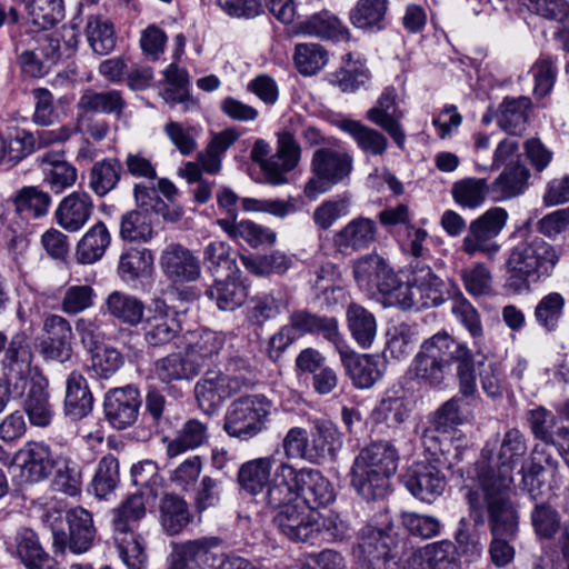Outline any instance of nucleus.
<instances>
[{"instance_id":"9d476101","label":"nucleus","mask_w":569,"mask_h":569,"mask_svg":"<svg viewBox=\"0 0 569 569\" xmlns=\"http://www.w3.org/2000/svg\"><path fill=\"white\" fill-rule=\"evenodd\" d=\"M64 520L68 532L62 526V520L52 523L53 548L60 552H63L66 547L74 553L86 552L92 546L96 536L91 513L78 507L69 510Z\"/></svg>"},{"instance_id":"052dcab7","label":"nucleus","mask_w":569,"mask_h":569,"mask_svg":"<svg viewBox=\"0 0 569 569\" xmlns=\"http://www.w3.org/2000/svg\"><path fill=\"white\" fill-rule=\"evenodd\" d=\"M451 288L452 292L448 291V293L451 295L453 299L451 308L452 313L473 338L481 337L483 331L477 309L463 296L455 282L451 283Z\"/></svg>"},{"instance_id":"4be33fe9","label":"nucleus","mask_w":569,"mask_h":569,"mask_svg":"<svg viewBox=\"0 0 569 569\" xmlns=\"http://www.w3.org/2000/svg\"><path fill=\"white\" fill-rule=\"evenodd\" d=\"M302 127V117L295 114L288 126L277 133V151L274 153L276 169L280 177L273 180V184H282L287 181L286 173L293 170L301 158V147L295 138Z\"/></svg>"},{"instance_id":"338daca9","label":"nucleus","mask_w":569,"mask_h":569,"mask_svg":"<svg viewBox=\"0 0 569 569\" xmlns=\"http://www.w3.org/2000/svg\"><path fill=\"white\" fill-rule=\"evenodd\" d=\"M531 525L540 539H552L561 527L560 515L549 502L537 501L531 511Z\"/></svg>"},{"instance_id":"4c0bfd02","label":"nucleus","mask_w":569,"mask_h":569,"mask_svg":"<svg viewBox=\"0 0 569 569\" xmlns=\"http://www.w3.org/2000/svg\"><path fill=\"white\" fill-rule=\"evenodd\" d=\"M221 543L218 537H201L194 540L176 545L172 553L179 561L187 565H196L201 569V565L213 566L216 560L214 549Z\"/></svg>"},{"instance_id":"a211bd4d","label":"nucleus","mask_w":569,"mask_h":569,"mask_svg":"<svg viewBox=\"0 0 569 569\" xmlns=\"http://www.w3.org/2000/svg\"><path fill=\"white\" fill-rule=\"evenodd\" d=\"M43 339L41 351L47 359L61 363L72 357L73 332L70 322L59 316L50 315L43 321Z\"/></svg>"},{"instance_id":"aec40b11","label":"nucleus","mask_w":569,"mask_h":569,"mask_svg":"<svg viewBox=\"0 0 569 569\" xmlns=\"http://www.w3.org/2000/svg\"><path fill=\"white\" fill-rule=\"evenodd\" d=\"M290 306V297L280 289L252 296L246 308V320L254 328H262L284 313Z\"/></svg>"},{"instance_id":"cd10ccee","label":"nucleus","mask_w":569,"mask_h":569,"mask_svg":"<svg viewBox=\"0 0 569 569\" xmlns=\"http://www.w3.org/2000/svg\"><path fill=\"white\" fill-rule=\"evenodd\" d=\"M342 446L341 433L329 420H316L311 431V445L308 461L320 465L335 460Z\"/></svg>"},{"instance_id":"37998d69","label":"nucleus","mask_w":569,"mask_h":569,"mask_svg":"<svg viewBox=\"0 0 569 569\" xmlns=\"http://www.w3.org/2000/svg\"><path fill=\"white\" fill-rule=\"evenodd\" d=\"M389 9V0H358L350 10V22L358 29L382 30Z\"/></svg>"},{"instance_id":"4468645a","label":"nucleus","mask_w":569,"mask_h":569,"mask_svg":"<svg viewBox=\"0 0 569 569\" xmlns=\"http://www.w3.org/2000/svg\"><path fill=\"white\" fill-rule=\"evenodd\" d=\"M241 381L220 371L208 370L194 386L198 407L207 415L214 412L226 399L238 392Z\"/></svg>"},{"instance_id":"864d4df0","label":"nucleus","mask_w":569,"mask_h":569,"mask_svg":"<svg viewBox=\"0 0 569 569\" xmlns=\"http://www.w3.org/2000/svg\"><path fill=\"white\" fill-rule=\"evenodd\" d=\"M16 212L24 219L40 218L47 214L51 198L37 187H23L13 198Z\"/></svg>"},{"instance_id":"1a4fd4ad","label":"nucleus","mask_w":569,"mask_h":569,"mask_svg":"<svg viewBox=\"0 0 569 569\" xmlns=\"http://www.w3.org/2000/svg\"><path fill=\"white\" fill-rule=\"evenodd\" d=\"M508 213L503 208H490L469 223L461 250L468 256L482 253L492 260L500 250L496 238L505 228Z\"/></svg>"},{"instance_id":"7ed1b4c3","label":"nucleus","mask_w":569,"mask_h":569,"mask_svg":"<svg viewBox=\"0 0 569 569\" xmlns=\"http://www.w3.org/2000/svg\"><path fill=\"white\" fill-rule=\"evenodd\" d=\"M483 497L479 491L468 489L466 500L470 518L476 526H483L488 512V523L492 537H515L518 531L519 516L510 499L512 479L508 475L492 479L489 471L477 473Z\"/></svg>"},{"instance_id":"c9c22d12","label":"nucleus","mask_w":569,"mask_h":569,"mask_svg":"<svg viewBox=\"0 0 569 569\" xmlns=\"http://www.w3.org/2000/svg\"><path fill=\"white\" fill-rule=\"evenodd\" d=\"M106 311L120 322L137 327L143 320L144 303L122 291H112L104 301Z\"/></svg>"},{"instance_id":"13d9d810","label":"nucleus","mask_w":569,"mask_h":569,"mask_svg":"<svg viewBox=\"0 0 569 569\" xmlns=\"http://www.w3.org/2000/svg\"><path fill=\"white\" fill-rule=\"evenodd\" d=\"M119 483V461L112 455L104 456L98 463L89 491L103 499L113 492Z\"/></svg>"},{"instance_id":"8fccbe9b","label":"nucleus","mask_w":569,"mask_h":569,"mask_svg":"<svg viewBox=\"0 0 569 569\" xmlns=\"http://www.w3.org/2000/svg\"><path fill=\"white\" fill-rule=\"evenodd\" d=\"M121 173L122 166L118 159L98 161L90 170L89 187L98 197H104L118 186Z\"/></svg>"},{"instance_id":"7c9ffc66","label":"nucleus","mask_w":569,"mask_h":569,"mask_svg":"<svg viewBox=\"0 0 569 569\" xmlns=\"http://www.w3.org/2000/svg\"><path fill=\"white\" fill-rule=\"evenodd\" d=\"M460 399L453 397L446 401L436 412L433 419V429H427L422 435V441L426 450L431 456H437L438 451L445 456V449L442 441L439 439L437 432L446 433L449 428L457 426L461 422V416L459 410Z\"/></svg>"},{"instance_id":"680f3d73","label":"nucleus","mask_w":569,"mask_h":569,"mask_svg":"<svg viewBox=\"0 0 569 569\" xmlns=\"http://www.w3.org/2000/svg\"><path fill=\"white\" fill-rule=\"evenodd\" d=\"M22 6L32 22L41 28L53 26L61 17V0H12Z\"/></svg>"},{"instance_id":"c756f323","label":"nucleus","mask_w":569,"mask_h":569,"mask_svg":"<svg viewBox=\"0 0 569 569\" xmlns=\"http://www.w3.org/2000/svg\"><path fill=\"white\" fill-rule=\"evenodd\" d=\"M530 172L520 162L508 166L489 184V196L492 201L501 202L522 194L528 186Z\"/></svg>"},{"instance_id":"bf43d9fd","label":"nucleus","mask_w":569,"mask_h":569,"mask_svg":"<svg viewBox=\"0 0 569 569\" xmlns=\"http://www.w3.org/2000/svg\"><path fill=\"white\" fill-rule=\"evenodd\" d=\"M222 343L223 340L217 332L203 329L196 336V339L187 346L184 352L196 363H199V372H201L207 360L218 355L222 348Z\"/></svg>"},{"instance_id":"c85d7f7f","label":"nucleus","mask_w":569,"mask_h":569,"mask_svg":"<svg viewBox=\"0 0 569 569\" xmlns=\"http://www.w3.org/2000/svg\"><path fill=\"white\" fill-rule=\"evenodd\" d=\"M156 491H138L130 495L113 510L114 532L136 530L138 522L146 516L147 507L156 501Z\"/></svg>"},{"instance_id":"0eeeda50","label":"nucleus","mask_w":569,"mask_h":569,"mask_svg":"<svg viewBox=\"0 0 569 569\" xmlns=\"http://www.w3.org/2000/svg\"><path fill=\"white\" fill-rule=\"evenodd\" d=\"M271 402L261 395L239 398L229 407L223 429L232 438L248 441L264 429Z\"/></svg>"},{"instance_id":"0e129e2a","label":"nucleus","mask_w":569,"mask_h":569,"mask_svg":"<svg viewBox=\"0 0 569 569\" xmlns=\"http://www.w3.org/2000/svg\"><path fill=\"white\" fill-rule=\"evenodd\" d=\"M566 301L559 292L543 296L535 308V319L547 331H555L563 315Z\"/></svg>"},{"instance_id":"412c9836","label":"nucleus","mask_w":569,"mask_h":569,"mask_svg":"<svg viewBox=\"0 0 569 569\" xmlns=\"http://www.w3.org/2000/svg\"><path fill=\"white\" fill-rule=\"evenodd\" d=\"M396 98V90L387 88L376 106L367 111L366 118L386 131L399 148H403L406 134L400 124L403 113L398 109Z\"/></svg>"},{"instance_id":"a18cd8bd","label":"nucleus","mask_w":569,"mask_h":569,"mask_svg":"<svg viewBox=\"0 0 569 569\" xmlns=\"http://www.w3.org/2000/svg\"><path fill=\"white\" fill-rule=\"evenodd\" d=\"M335 493L330 482L320 471L307 468L305 480L299 493L300 502L311 510L333 501Z\"/></svg>"},{"instance_id":"39448f33","label":"nucleus","mask_w":569,"mask_h":569,"mask_svg":"<svg viewBox=\"0 0 569 569\" xmlns=\"http://www.w3.org/2000/svg\"><path fill=\"white\" fill-rule=\"evenodd\" d=\"M561 257V250L543 239L536 238L512 248L506 262L508 278L506 287L513 293L529 289V279L535 281L549 277Z\"/></svg>"},{"instance_id":"dca6fc26","label":"nucleus","mask_w":569,"mask_h":569,"mask_svg":"<svg viewBox=\"0 0 569 569\" xmlns=\"http://www.w3.org/2000/svg\"><path fill=\"white\" fill-rule=\"evenodd\" d=\"M140 406L141 397L136 387L114 388L106 393L104 416L113 428L122 430L137 421Z\"/></svg>"},{"instance_id":"774afa93","label":"nucleus","mask_w":569,"mask_h":569,"mask_svg":"<svg viewBox=\"0 0 569 569\" xmlns=\"http://www.w3.org/2000/svg\"><path fill=\"white\" fill-rule=\"evenodd\" d=\"M293 59L300 73L312 76L326 66L328 53L318 43H300L296 46Z\"/></svg>"},{"instance_id":"bb28decb","label":"nucleus","mask_w":569,"mask_h":569,"mask_svg":"<svg viewBox=\"0 0 569 569\" xmlns=\"http://www.w3.org/2000/svg\"><path fill=\"white\" fill-rule=\"evenodd\" d=\"M93 202L87 192L74 191L64 197L56 210L58 224L69 232L80 230L90 219Z\"/></svg>"},{"instance_id":"9b49d317","label":"nucleus","mask_w":569,"mask_h":569,"mask_svg":"<svg viewBox=\"0 0 569 569\" xmlns=\"http://www.w3.org/2000/svg\"><path fill=\"white\" fill-rule=\"evenodd\" d=\"M433 457V462H413L403 475V483L411 495L429 503L442 495L447 485L440 468L448 459L440 451Z\"/></svg>"},{"instance_id":"e433bc0d","label":"nucleus","mask_w":569,"mask_h":569,"mask_svg":"<svg viewBox=\"0 0 569 569\" xmlns=\"http://www.w3.org/2000/svg\"><path fill=\"white\" fill-rule=\"evenodd\" d=\"M338 126L355 140L358 148L365 153L382 156L386 152L388 139L380 131L352 119H342Z\"/></svg>"},{"instance_id":"79ce46f5","label":"nucleus","mask_w":569,"mask_h":569,"mask_svg":"<svg viewBox=\"0 0 569 569\" xmlns=\"http://www.w3.org/2000/svg\"><path fill=\"white\" fill-rule=\"evenodd\" d=\"M273 459L263 457L243 463L238 472V482L248 493L260 498L270 480Z\"/></svg>"},{"instance_id":"b1692460","label":"nucleus","mask_w":569,"mask_h":569,"mask_svg":"<svg viewBox=\"0 0 569 569\" xmlns=\"http://www.w3.org/2000/svg\"><path fill=\"white\" fill-rule=\"evenodd\" d=\"M16 460L21 467L22 477L29 482H39L47 479L54 466L50 447L43 442H27L16 453Z\"/></svg>"},{"instance_id":"69168bd1","label":"nucleus","mask_w":569,"mask_h":569,"mask_svg":"<svg viewBox=\"0 0 569 569\" xmlns=\"http://www.w3.org/2000/svg\"><path fill=\"white\" fill-rule=\"evenodd\" d=\"M451 193L458 204L473 209L489 194V184L486 179L466 178L453 183Z\"/></svg>"},{"instance_id":"09e8293b","label":"nucleus","mask_w":569,"mask_h":569,"mask_svg":"<svg viewBox=\"0 0 569 569\" xmlns=\"http://www.w3.org/2000/svg\"><path fill=\"white\" fill-rule=\"evenodd\" d=\"M110 244V233L103 222L96 223L77 246V259L81 263H93L102 258Z\"/></svg>"},{"instance_id":"603ef678","label":"nucleus","mask_w":569,"mask_h":569,"mask_svg":"<svg viewBox=\"0 0 569 569\" xmlns=\"http://www.w3.org/2000/svg\"><path fill=\"white\" fill-rule=\"evenodd\" d=\"M53 486L57 490L76 496L81 491L82 470L78 462L68 456L60 455L54 458Z\"/></svg>"},{"instance_id":"5701e85b","label":"nucleus","mask_w":569,"mask_h":569,"mask_svg":"<svg viewBox=\"0 0 569 569\" xmlns=\"http://www.w3.org/2000/svg\"><path fill=\"white\" fill-rule=\"evenodd\" d=\"M288 325L296 336L321 335L335 348L343 337L339 331L338 320L333 317H322L308 309H296L289 316Z\"/></svg>"},{"instance_id":"72a5a7b5","label":"nucleus","mask_w":569,"mask_h":569,"mask_svg":"<svg viewBox=\"0 0 569 569\" xmlns=\"http://www.w3.org/2000/svg\"><path fill=\"white\" fill-rule=\"evenodd\" d=\"M217 223L230 238L241 239L252 248L264 244L271 246L276 242L277 236L274 231L250 220L236 222L229 219H219Z\"/></svg>"},{"instance_id":"5fc2aeb1","label":"nucleus","mask_w":569,"mask_h":569,"mask_svg":"<svg viewBox=\"0 0 569 569\" xmlns=\"http://www.w3.org/2000/svg\"><path fill=\"white\" fill-rule=\"evenodd\" d=\"M119 556L128 569H144L147 553L143 538L136 530L114 532Z\"/></svg>"},{"instance_id":"f704fd0d","label":"nucleus","mask_w":569,"mask_h":569,"mask_svg":"<svg viewBox=\"0 0 569 569\" xmlns=\"http://www.w3.org/2000/svg\"><path fill=\"white\" fill-rule=\"evenodd\" d=\"M93 407V397L87 380L78 372H72L67 379L64 412L73 420L86 417Z\"/></svg>"},{"instance_id":"a19ab883","label":"nucleus","mask_w":569,"mask_h":569,"mask_svg":"<svg viewBox=\"0 0 569 569\" xmlns=\"http://www.w3.org/2000/svg\"><path fill=\"white\" fill-rule=\"evenodd\" d=\"M531 101L527 97L505 98L498 111V126L512 136H521L526 130L527 111Z\"/></svg>"},{"instance_id":"f257e3e1","label":"nucleus","mask_w":569,"mask_h":569,"mask_svg":"<svg viewBox=\"0 0 569 569\" xmlns=\"http://www.w3.org/2000/svg\"><path fill=\"white\" fill-rule=\"evenodd\" d=\"M452 365H456L459 393L473 399L478 393L473 352L446 331L437 332L421 343L410 372L420 385L438 388L445 383Z\"/></svg>"},{"instance_id":"20e7f679","label":"nucleus","mask_w":569,"mask_h":569,"mask_svg":"<svg viewBox=\"0 0 569 569\" xmlns=\"http://www.w3.org/2000/svg\"><path fill=\"white\" fill-rule=\"evenodd\" d=\"M399 453L388 441L372 442L361 449L351 471L352 488L368 501L385 498L389 492V479L397 471Z\"/></svg>"},{"instance_id":"4d7b16f0","label":"nucleus","mask_w":569,"mask_h":569,"mask_svg":"<svg viewBox=\"0 0 569 569\" xmlns=\"http://www.w3.org/2000/svg\"><path fill=\"white\" fill-rule=\"evenodd\" d=\"M86 34L91 49L100 56L108 54L116 47L113 27L101 16L88 18Z\"/></svg>"},{"instance_id":"2eb2a0df","label":"nucleus","mask_w":569,"mask_h":569,"mask_svg":"<svg viewBox=\"0 0 569 569\" xmlns=\"http://www.w3.org/2000/svg\"><path fill=\"white\" fill-rule=\"evenodd\" d=\"M160 268L174 284L197 281L201 276L200 260L191 250L179 244H168L160 256Z\"/></svg>"},{"instance_id":"f8f14e48","label":"nucleus","mask_w":569,"mask_h":569,"mask_svg":"<svg viewBox=\"0 0 569 569\" xmlns=\"http://www.w3.org/2000/svg\"><path fill=\"white\" fill-rule=\"evenodd\" d=\"M141 323L143 340L152 348L170 345L182 331L179 312L163 301L157 302Z\"/></svg>"},{"instance_id":"393cba45","label":"nucleus","mask_w":569,"mask_h":569,"mask_svg":"<svg viewBox=\"0 0 569 569\" xmlns=\"http://www.w3.org/2000/svg\"><path fill=\"white\" fill-rule=\"evenodd\" d=\"M527 453V442L522 432L518 429H509L502 438L498 453L499 468L496 470L489 463H481L478 473L489 471L492 479H500L508 475L512 479V470Z\"/></svg>"},{"instance_id":"de8ad7c7","label":"nucleus","mask_w":569,"mask_h":569,"mask_svg":"<svg viewBox=\"0 0 569 569\" xmlns=\"http://www.w3.org/2000/svg\"><path fill=\"white\" fill-rule=\"evenodd\" d=\"M301 33L322 39H348L349 31L342 26L340 20L329 11L316 13L298 27Z\"/></svg>"},{"instance_id":"6ab92c4d","label":"nucleus","mask_w":569,"mask_h":569,"mask_svg":"<svg viewBox=\"0 0 569 569\" xmlns=\"http://www.w3.org/2000/svg\"><path fill=\"white\" fill-rule=\"evenodd\" d=\"M70 129L61 127L54 130H18L16 136L7 141V160L17 163L32 153L36 149L49 147L57 142H63L70 137Z\"/></svg>"},{"instance_id":"c03bdc74","label":"nucleus","mask_w":569,"mask_h":569,"mask_svg":"<svg viewBox=\"0 0 569 569\" xmlns=\"http://www.w3.org/2000/svg\"><path fill=\"white\" fill-rule=\"evenodd\" d=\"M348 329L352 338L362 348H369L377 336L375 316L358 303H350L346 312Z\"/></svg>"},{"instance_id":"2f4dec72","label":"nucleus","mask_w":569,"mask_h":569,"mask_svg":"<svg viewBox=\"0 0 569 569\" xmlns=\"http://www.w3.org/2000/svg\"><path fill=\"white\" fill-rule=\"evenodd\" d=\"M13 555L27 569H52L53 560L42 548L38 535L28 528L14 537Z\"/></svg>"},{"instance_id":"58836bf2","label":"nucleus","mask_w":569,"mask_h":569,"mask_svg":"<svg viewBox=\"0 0 569 569\" xmlns=\"http://www.w3.org/2000/svg\"><path fill=\"white\" fill-rule=\"evenodd\" d=\"M127 102L118 90L97 92L92 89L86 90L79 99L78 108L83 113H107L120 118Z\"/></svg>"},{"instance_id":"6e6552de","label":"nucleus","mask_w":569,"mask_h":569,"mask_svg":"<svg viewBox=\"0 0 569 569\" xmlns=\"http://www.w3.org/2000/svg\"><path fill=\"white\" fill-rule=\"evenodd\" d=\"M352 158L330 148L315 151L311 160L312 177L305 186L306 197L312 199L342 182L352 171Z\"/></svg>"},{"instance_id":"3c124183","label":"nucleus","mask_w":569,"mask_h":569,"mask_svg":"<svg viewBox=\"0 0 569 569\" xmlns=\"http://www.w3.org/2000/svg\"><path fill=\"white\" fill-rule=\"evenodd\" d=\"M207 441V425L197 419H190L184 422L178 436L168 443L167 455L173 458L187 450L199 448Z\"/></svg>"},{"instance_id":"423d86ee","label":"nucleus","mask_w":569,"mask_h":569,"mask_svg":"<svg viewBox=\"0 0 569 569\" xmlns=\"http://www.w3.org/2000/svg\"><path fill=\"white\" fill-rule=\"evenodd\" d=\"M400 542L391 521L381 526H363L358 532V549L365 569H399L402 559Z\"/></svg>"},{"instance_id":"473e14b6","label":"nucleus","mask_w":569,"mask_h":569,"mask_svg":"<svg viewBox=\"0 0 569 569\" xmlns=\"http://www.w3.org/2000/svg\"><path fill=\"white\" fill-rule=\"evenodd\" d=\"M156 377L163 383L191 380L199 372V363L190 359L186 352H172L158 359L153 365Z\"/></svg>"},{"instance_id":"ddd939ff","label":"nucleus","mask_w":569,"mask_h":569,"mask_svg":"<svg viewBox=\"0 0 569 569\" xmlns=\"http://www.w3.org/2000/svg\"><path fill=\"white\" fill-rule=\"evenodd\" d=\"M273 523L293 542H308L317 537V512L300 500L278 510Z\"/></svg>"},{"instance_id":"6e6d98bb","label":"nucleus","mask_w":569,"mask_h":569,"mask_svg":"<svg viewBox=\"0 0 569 569\" xmlns=\"http://www.w3.org/2000/svg\"><path fill=\"white\" fill-rule=\"evenodd\" d=\"M456 546L450 540H441L429 543L423 549L413 553L407 561L406 566H411L415 560L421 562V567L426 569H445L455 559Z\"/></svg>"},{"instance_id":"e2e57ef3","label":"nucleus","mask_w":569,"mask_h":569,"mask_svg":"<svg viewBox=\"0 0 569 569\" xmlns=\"http://www.w3.org/2000/svg\"><path fill=\"white\" fill-rule=\"evenodd\" d=\"M242 262L250 272L257 276L283 274L292 264L291 258L278 250L268 254L242 257Z\"/></svg>"},{"instance_id":"ea45409f","label":"nucleus","mask_w":569,"mask_h":569,"mask_svg":"<svg viewBox=\"0 0 569 569\" xmlns=\"http://www.w3.org/2000/svg\"><path fill=\"white\" fill-rule=\"evenodd\" d=\"M192 520L187 502L176 493H166L160 501V522L163 530L174 536Z\"/></svg>"},{"instance_id":"f03ea898","label":"nucleus","mask_w":569,"mask_h":569,"mask_svg":"<svg viewBox=\"0 0 569 569\" xmlns=\"http://www.w3.org/2000/svg\"><path fill=\"white\" fill-rule=\"evenodd\" d=\"M32 350L23 332L12 336L1 360L2 371L13 385V393L23 397V410L32 426L50 425L53 411L49 401L48 380L32 366Z\"/></svg>"},{"instance_id":"a878e982","label":"nucleus","mask_w":569,"mask_h":569,"mask_svg":"<svg viewBox=\"0 0 569 569\" xmlns=\"http://www.w3.org/2000/svg\"><path fill=\"white\" fill-rule=\"evenodd\" d=\"M377 223L363 217H358L348 222L333 236V246L340 251H359L368 249L377 238Z\"/></svg>"},{"instance_id":"49530a36","label":"nucleus","mask_w":569,"mask_h":569,"mask_svg":"<svg viewBox=\"0 0 569 569\" xmlns=\"http://www.w3.org/2000/svg\"><path fill=\"white\" fill-rule=\"evenodd\" d=\"M206 295L216 300L219 309L232 311L246 302L248 292L242 282L228 276L224 280H216Z\"/></svg>"},{"instance_id":"f3484780","label":"nucleus","mask_w":569,"mask_h":569,"mask_svg":"<svg viewBox=\"0 0 569 569\" xmlns=\"http://www.w3.org/2000/svg\"><path fill=\"white\" fill-rule=\"evenodd\" d=\"M341 362L357 388H371L383 373V363L378 356L358 355L349 348L346 340L336 347Z\"/></svg>"}]
</instances>
